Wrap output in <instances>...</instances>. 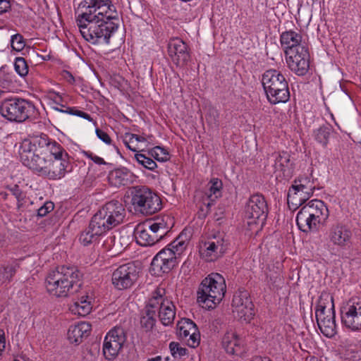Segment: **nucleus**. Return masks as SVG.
Here are the masks:
<instances>
[{
	"label": "nucleus",
	"instance_id": "nucleus-52",
	"mask_svg": "<svg viewBox=\"0 0 361 361\" xmlns=\"http://www.w3.org/2000/svg\"><path fill=\"white\" fill-rule=\"evenodd\" d=\"M105 22L108 23L111 20H118V13L115 9V7L112 4H109L107 10L104 13Z\"/></svg>",
	"mask_w": 361,
	"mask_h": 361
},
{
	"label": "nucleus",
	"instance_id": "nucleus-4",
	"mask_svg": "<svg viewBox=\"0 0 361 361\" xmlns=\"http://www.w3.org/2000/svg\"><path fill=\"white\" fill-rule=\"evenodd\" d=\"M226 289L224 278L218 273H212L201 282L197 290V301L202 307L212 309L221 301Z\"/></svg>",
	"mask_w": 361,
	"mask_h": 361
},
{
	"label": "nucleus",
	"instance_id": "nucleus-31",
	"mask_svg": "<svg viewBox=\"0 0 361 361\" xmlns=\"http://www.w3.org/2000/svg\"><path fill=\"white\" fill-rule=\"evenodd\" d=\"M310 215L317 217L324 221L329 216V209L324 202L319 200H312L301 208Z\"/></svg>",
	"mask_w": 361,
	"mask_h": 361
},
{
	"label": "nucleus",
	"instance_id": "nucleus-35",
	"mask_svg": "<svg viewBox=\"0 0 361 361\" xmlns=\"http://www.w3.org/2000/svg\"><path fill=\"white\" fill-rule=\"evenodd\" d=\"M88 299L89 297L87 295L81 296V298L75 301L71 306V311L74 314H78L82 317L88 314L92 310L91 303Z\"/></svg>",
	"mask_w": 361,
	"mask_h": 361
},
{
	"label": "nucleus",
	"instance_id": "nucleus-43",
	"mask_svg": "<svg viewBox=\"0 0 361 361\" xmlns=\"http://www.w3.org/2000/svg\"><path fill=\"white\" fill-rule=\"evenodd\" d=\"M210 240L215 243L216 249L217 252L221 253L222 255L225 253L228 247V240L225 239V235L219 234L217 236H214Z\"/></svg>",
	"mask_w": 361,
	"mask_h": 361
},
{
	"label": "nucleus",
	"instance_id": "nucleus-33",
	"mask_svg": "<svg viewBox=\"0 0 361 361\" xmlns=\"http://www.w3.org/2000/svg\"><path fill=\"white\" fill-rule=\"evenodd\" d=\"M33 137H45L47 142V147L45 149V154L49 156V158H51V157L53 156L54 159H65L68 160V153L63 149V147L54 142H50L48 136L46 134H40L39 135H35L32 136Z\"/></svg>",
	"mask_w": 361,
	"mask_h": 361
},
{
	"label": "nucleus",
	"instance_id": "nucleus-51",
	"mask_svg": "<svg viewBox=\"0 0 361 361\" xmlns=\"http://www.w3.org/2000/svg\"><path fill=\"white\" fill-rule=\"evenodd\" d=\"M10 192L16 198L18 202V207L22 204L21 202L24 200L25 195L18 185L8 188Z\"/></svg>",
	"mask_w": 361,
	"mask_h": 361
},
{
	"label": "nucleus",
	"instance_id": "nucleus-46",
	"mask_svg": "<svg viewBox=\"0 0 361 361\" xmlns=\"http://www.w3.org/2000/svg\"><path fill=\"white\" fill-rule=\"evenodd\" d=\"M293 185H297L299 186V188L313 192L315 188L313 182L308 177H300L294 180Z\"/></svg>",
	"mask_w": 361,
	"mask_h": 361
},
{
	"label": "nucleus",
	"instance_id": "nucleus-26",
	"mask_svg": "<svg viewBox=\"0 0 361 361\" xmlns=\"http://www.w3.org/2000/svg\"><path fill=\"white\" fill-rule=\"evenodd\" d=\"M324 221L310 215L302 209L298 212L296 216V223L300 231L308 233L312 231H317L318 226Z\"/></svg>",
	"mask_w": 361,
	"mask_h": 361
},
{
	"label": "nucleus",
	"instance_id": "nucleus-2",
	"mask_svg": "<svg viewBox=\"0 0 361 361\" xmlns=\"http://www.w3.org/2000/svg\"><path fill=\"white\" fill-rule=\"evenodd\" d=\"M81 286L80 274L73 267L61 266L51 270L46 279L47 291L56 297L77 293Z\"/></svg>",
	"mask_w": 361,
	"mask_h": 361
},
{
	"label": "nucleus",
	"instance_id": "nucleus-62",
	"mask_svg": "<svg viewBox=\"0 0 361 361\" xmlns=\"http://www.w3.org/2000/svg\"><path fill=\"white\" fill-rule=\"evenodd\" d=\"M64 77L67 80V81L69 82L70 83H73L75 82L74 77L68 71L65 72Z\"/></svg>",
	"mask_w": 361,
	"mask_h": 361
},
{
	"label": "nucleus",
	"instance_id": "nucleus-24",
	"mask_svg": "<svg viewBox=\"0 0 361 361\" xmlns=\"http://www.w3.org/2000/svg\"><path fill=\"white\" fill-rule=\"evenodd\" d=\"M68 166V160L63 159L53 160L51 158H49L42 176L51 180L60 179L65 175Z\"/></svg>",
	"mask_w": 361,
	"mask_h": 361
},
{
	"label": "nucleus",
	"instance_id": "nucleus-11",
	"mask_svg": "<svg viewBox=\"0 0 361 361\" xmlns=\"http://www.w3.org/2000/svg\"><path fill=\"white\" fill-rule=\"evenodd\" d=\"M268 214V207L263 195H252L245 206V216L250 221L249 224H260L263 225Z\"/></svg>",
	"mask_w": 361,
	"mask_h": 361
},
{
	"label": "nucleus",
	"instance_id": "nucleus-55",
	"mask_svg": "<svg viewBox=\"0 0 361 361\" xmlns=\"http://www.w3.org/2000/svg\"><path fill=\"white\" fill-rule=\"evenodd\" d=\"M11 8V0H0V14L7 12Z\"/></svg>",
	"mask_w": 361,
	"mask_h": 361
},
{
	"label": "nucleus",
	"instance_id": "nucleus-53",
	"mask_svg": "<svg viewBox=\"0 0 361 361\" xmlns=\"http://www.w3.org/2000/svg\"><path fill=\"white\" fill-rule=\"evenodd\" d=\"M54 208V203L51 202H47L37 210L38 216L43 217L48 213L51 212Z\"/></svg>",
	"mask_w": 361,
	"mask_h": 361
},
{
	"label": "nucleus",
	"instance_id": "nucleus-30",
	"mask_svg": "<svg viewBox=\"0 0 361 361\" xmlns=\"http://www.w3.org/2000/svg\"><path fill=\"white\" fill-rule=\"evenodd\" d=\"M90 330L91 325L87 322H80L71 326L68 331V339L71 343L78 345L82 341L83 338L89 336Z\"/></svg>",
	"mask_w": 361,
	"mask_h": 361
},
{
	"label": "nucleus",
	"instance_id": "nucleus-17",
	"mask_svg": "<svg viewBox=\"0 0 361 361\" xmlns=\"http://www.w3.org/2000/svg\"><path fill=\"white\" fill-rule=\"evenodd\" d=\"M308 53L305 47L286 51V61L290 70L298 75H304L309 68Z\"/></svg>",
	"mask_w": 361,
	"mask_h": 361
},
{
	"label": "nucleus",
	"instance_id": "nucleus-38",
	"mask_svg": "<svg viewBox=\"0 0 361 361\" xmlns=\"http://www.w3.org/2000/svg\"><path fill=\"white\" fill-rule=\"evenodd\" d=\"M331 130L332 129L330 125H324L319 127L314 132L315 140L323 146H326L328 143Z\"/></svg>",
	"mask_w": 361,
	"mask_h": 361
},
{
	"label": "nucleus",
	"instance_id": "nucleus-22",
	"mask_svg": "<svg viewBox=\"0 0 361 361\" xmlns=\"http://www.w3.org/2000/svg\"><path fill=\"white\" fill-rule=\"evenodd\" d=\"M188 240V236L185 231L169 245L159 251L154 257L177 259V255H180L185 250Z\"/></svg>",
	"mask_w": 361,
	"mask_h": 361
},
{
	"label": "nucleus",
	"instance_id": "nucleus-13",
	"mask_svg": "<svg viewBox=\"0 0 361 361\" xmlns=\"http://www.w3.org/2000/svg\"><path fill=\"white\" fill-rule=\"evenodd\" d=\"M232 307L236 317L245 322H250L255 315L254 305L246 290L239 289L234 293Z\"/></svg>",
	"mask_w": 361,
	"mask_h": 361
},
{
	"label": "nucleus",
	"instance_id": "nucleus-5",
	"mask_svg": "<svg viewBox=\"0 0 361 361\" xmlns=\"http://www.w3.org/2000/svg\"><path fill=\"white\" fill-rule=\"evenodd\" d=\"M262 83L270 103L276 104L289 100L290 92L288 82L280 72L270 69L262 75Z\"/></svg>",
	"mask_w": 361,
	"mask_h": 361
},
{
	"label": "nucleus",
	"instance_id": "nucleus-19",
	"mask_svg": "<svg viewBox=\"0 0 361 361\" xmlns=\"http://www.w3.org/2000/svg\"><path fill=\"white\" fill-rule=\"evenodd\" d=\"M164 290L158 288L153 293L151 298H156L158 300L159 317L164 326H168L173 322L176 316L175 306L173 303L163 298Z\"/></svg>",
	"mask_w": 361,
	"mask_h": 361
},
{
	"label": "nucleus",
	"instance_id": "nucleus-15",
	"mask_svg": "<svg viewBox=\"0 0 361 361\" xmlns=\"http://www.w3.org/2000/svg\"><path fill=\"white\" fill-rule=\"evenodd\" d=\"M138 278L137 267L133 263H127L118 267L112 274V283L118 290L130 288Z\"/></svg>",
	"mask_w": 361,
	"mask_h": 361
},
{
	"label": "nucleus",
	"instance_id": "nucleus-54",
	"mask_svg": "<svg viewBox=\"0 0 361 361\" xmlns=\"http://www.w3.org/2000/svg\"><path fill=\"white\" fill-rule=\"evenodd\" d=\"M96 135L101 140H102L106 144H110L111 142V139L109 137V135L102 130H100L99 128L96 129Z\"/></svg>",
	"mask_w": 361,
	"mask_h": 361
},
{
	"label": "nucleus",
	"instance_id": "nucleus-18",
	"mask_svg": "<svg viewBox=\"0 0 361 361\" xmlns=\"http://www.w3.org/2000/svg\"><path fill=\"white\" fill-rule=\"evenodd\" d=\"M51 117L53 121L61 128H66L68 126V121L66 119L67 115H74L82 117L90 121L92 119L91 116L75 107H69L66 104L62 103L59 106L51 107Z\"/></svg>",
	"mask_w": 361,
	"mask_h": 361
},
{
	"label": "nucleus",
	"instance_id": "nucleus-40",
	"mask_svg": "<svg viewBox=\"0 0 361 361\" xmlns=\"http://www.w3.org/2000/svg\"><path fill=\"white\" fill-rule=\"evenodd\" d=\"M16 265L0 267V285L9 283L16 272Z\"/></svg>",
	"mask_w": 361,
	"mask_h": 361
},
{
	"label": "nucleus",
	"instance_id": "nucleus-27",
	"mask_svg": "<svg viewBox=\"0 0 361 361\" xmlns=\"http://www.w3.org/2000/svg\"><path fill=\"white\" fill-rule=\"evenodd\" d=\"M130 235L126 233H118L108 236L104 241L103 245L108 250H112L115 253L121 252L130 244Z\"/></svg>",
	"mask_w": 361,
	"mask_h": 361
},
{
	"label": "nucleus",
	"instance_id": "nucleus-7",
	"mask_svg": "<svg viewBox=\"0 0 361 361\" xmlns=\"http://www.w3.org/2000/svg\"><path fill=\"white\" fill-rule=\"evenodd\" d=\"M169 221H171V219L167 216L152 223L138 224L134 232L137 243L142 246H151L159 242L170 228Z\"/></svg>",
	"mask_w": 361,
	"mask_h": 361
},
{
	"label": "nucleus",
	"instance_id": "nucleus-61",
	"mask_svg": "<svg viewBox=\"0 0 361 361\" xmlns=\"http://www.w3.org/2000/svg\"><path fill=\"white\" fill-rule=\"evenodd\" d=\"M317 29L319 32H322V36H325V35H326L325 30L326 29L329 30V27H328L327 24H318Z\"/></svg>",
	"mask_w": 361,
	"mask_h": 361
},
{
	"label": "nucleus",
	"instance_id": "nucleus-25",
	"mask_svg": "<svg viewBox=\"0 0 361 361\" xmlns=\"http://www.w3.org/2000/svg\"><path fill=\"white\" fill-rule=\"evenodd\" d=\"M245 342L235 332H227L222 338V346L227 353L240 355L243 353Z\"/></svg>",
	"mask_w": 361,
	"mask_h": 361
},
{
	"label": "nucleus",
	"instance_id": "nucleus-20",
	"mask_svg": "<svg viewBox=\"0 0 361 361\" xmlns=\"http://www.w3.org/2000/svg\"><path fill=\"white\" fill-rule=\"evenodd\" d=\"M168 52L173 62L178 66L187 64L190 59L188 45L180 38H173L169 41Z\"/></svg>",
	"mask_w": 361,
	"mask_h": 361
},
{
	"label": "nucleus",
	"instance_id": "nucleus-34",
	"mask_svg": "<svg viewBox=\"0 0 361 361\" xmlns=\"http://www.w3.org/2000/svg\"><path fill=\"white\" fill-rule=\"evenodd\" d=\"M301 40V35L292 30L284 32L281 36V43L286 53L290 49L296 50L298 47H304L300 44Z\"/></svg>",
	"mask_w": 361,
	"mask_h": 361
},
{
	"label": "nucleus",
	"instance_id": "nucleus-50",
	"mask_svg": "<svg viewBox=\"0 0 361 361\" xmlns=\"http://www.w3.org/2000/svg\"><path fill=\"white\" fill-rule=\"evenodd\" d=\"M11 44L13 49L17 51H21L25 47L23 38L20 34H16L12 36Z\"/></svg>",
	"mask_w": 361,
	"mask_h": 361
},
{
	"label": "nucleus",
	"instance_id": "nucleus-8",
	"mask_svg": "<svg viewBox=\"0 0 361 361\" xmlns=\"http://www.w3.org/2000/svg\"><path fill=\"white\" fill-rule=\"evenodd\" d=\"M131 203L135 211L145 215H151L161 209V198L146 186L130 188Z\"/></svg>",
	"mask_w": 361,
	"mask_h": 361
},
{
	"label": "nucleus",
	"instance_id": "nucleus-63",
	"mask_svg": "<svg viewBox=\"0 0 361 361\" xmlns=\"http://www.w3.org/2000/svg\"><path fill=\"white\" fill-rule=\"evenodd\" d=\"M124 142H125V144H126V147H127L129 149H130V150H132V151H133V152H136V151H137L135 148H133V147L130 145V142H129V138H126V137H125Z\"/></svg>",
	"mask_w": 361,
	"mask_h": 361
},
{
	"label": "nucleus",
	"instance_id": "nucleus-14",
	"mask_svg": "<svg viewBox=\"0 0 361 361\" xmlns=\"http://www.w3.org/2000/svg\"><path fill=\"white\" fill-rule=\"evenodd\" d=\"M78 24L79 31L85 40L96 43L98 39L104 37L106 43L109 42L111 35L117 30L115 24Z\"/></svg>",
	"mask_w": 361,
	"mask_h": 361
},
{
	"label": "nucleus",
	"instance_id": "nucleus-3",
	"mask_svg": "<svg viewBox=\"0 0 361 361\" xmlns=\"http://www.w3.org/2000/svg\"><path fill=\"white\" fill-rule=\"evenodd\" d=\"M47 145L45 137H31L23 140L19 150L23 164L41 176L49 159L45 154Z\"/></svg>",
	"mask_w": 361,
	"mask_h": 361
},
{
	"label": "nucleus",
	"instance_id": "nucleus-56",
	"mask_svg": "<svg viewBox=\"0 0 361 361\" xmlns=\"http://www.w3.org/2000/svg\"><path fill=\"white\" fill-rule=\"evenodd\" d=\"M50 98L53 101V102L56 104V106H59L61 104L63 103V99L61 94L53 92L50 94Z\"/></svg>",
	"mask_w": 361,
	"mask_h": 361
},
{
	"label": "nucleus",
	"instance_id": "nucleus-10",
	"mask_svg": "<svg viewBox=\"0 0 361 361\" xmlns=\"http://www.w3.org/2000/svg\"><path fill=\"white\" fill-rule=\"evenodd\" d=\"M110 3V0H83L76 10L78 20L106 23L104 13Z\"/></svg>",
	"mask_w": 361,
	"mask_h": 361
},
{
	"label": "nucleus",
	"instance_id": "nucleus-9",
	"mask_svg": "<svg viewBox=\"0 0 361 361\" xmlns=\"http://www.w3.org/2000/svg\"><path fill=\"white\" fill-rule=\"evenodd\" d=\"M35 106L21 98L6 99L1 102L0 114L10 121L23 122L35 112Z\"/></svg>",
	"mask_w": 361,
	"mask_h": 361
},
{
	"label": "nucleus",
	"instance_id": "nucleus-16",
	"mask_svg": "<svg viewBox=\"0 0 361 361\" xmlns=\"http://www.w3.org/2000/svg\"><path fill=\"white\" fill-rule=\"evenodd\" d=\"M126 338L124 329L116 326L106 336L103 344V353L107 360L114 359L123 347Z\"/></svg>",
	"mask_w": 361,
	"mask_h": 361
},
{
	"label": "nucleus",
	"instance_id": "nucleus-58",
	"mask_svg": "<svg viewBox=\"0 0 361 361\" xmlns=\"http://www.w3.org/2000/svg\"><path fill=\"white\" fill-rule=\"evenodd\" d=\"M207 200V202H204L203 203V206L201 207V211L204 212V215L207 214L209 212L210 208L213 205V202H214L212 201L210 199L208 198Z\"/></svg>",
	"mask_w": 361,
	"mask_h": 361
},
{
	"label": "nucleus",
	"instance_id": "nucleus-45",
	"mask_svg": "<svg viewBox=\"0 0 361 361\" xmlns=\"http://www.w3.org/2000/svg\"><path fill=\"white\" fill-rule=\"evenodd\" d=\"M14 68L16 71L21 76L24 77L28 73V66L23 57H17L15 60Z\"/></svg>",
	"mask_w": 361,
	"mask_h": 361
},
{
	"label": "nucleus",
	"instance_id": "nucleus-59",
	"mask_svg": "<svg viewBox=\"0 0 361 361\" xmlns=\"http://www.w3.org/2000/svg\"><path fill=\"white\" fill-rule=\"evenodd\" d=\"M6 347L5 334L4 330L0 329V352H2Z\"/></svg>",
	"mask_w": 361,
	"mask_h": 361
},
{
	"label": "nucleus",
	"instance_id": "nucleus-32",
	"mask_svg": "<svg viewBox=\"0 0 361 361\" xmlns=\"http://www.w3.org/2000/svg\"><path fill=\"white\" fill-rule=\"evenodd\" d=\"M177 264V259L154 257L152 261L150 271L154 275L169 272Z\"/></svg>",
	"mask_w": 361,
	"mask_h": 361
},
{
	"label": "nucleus",
	"instance_id": "nucleus-1",
	"mask_svg": "<svg viewBox=\"0 0 361 361\" xmlns=\"http://www.w3.org/2000/svg\"><path fill=\"white\" fill-rule=\"evenodd\" d=\"M125 216L126 209L120 202L106 203L92 217L88 228L81 233L80 241L84 246L96 242L103 233L121 224Z\"/></svg>",
	"mask_w": 361,
	"mask_h": 361
},
{
	"label": "nucleus",
	"instance_id": "nucleus-42",
	"mask_svg": "<svg viewBox=\"0 0 361 361\" xmlns=\"http://www.w3.org/2000/svg\"><path fill=\"white\" fill-rule=\"evenodd\" d=\"M135 158L140 165L150 171H154L157 167V164L153 159L143 154L136 153Z\"/></svg>",
	"mask_w": 361,
	"mask_h": 361
},
{
	"label": "nucleus",
	"instance_id": "nucleus-48",
	"mask_svg": "<svg viewBox=\"0 0 361 361\" xmlns=\"http://www.w3.org/2000/svg\"><path fill=\"white\" fill-rule=\"evenodd\" d=\"M183 340L187 343L188 346L191 348L197 347L200 341V334L198 331V328L196 329L195 331H191L188 336Z\"/></svg>",
	"mask_w": 361,
	"mask_h": 361
},
{
	"label": "nucleus",
	"instance_id": "nucleus-37",
	"mask_svg": "<svg viewBox=\"0 0 361 361\" xmlns=\"http://www.w3.org/2000/svg\"><path fill=\"white\" fill-rule=\"evenodd\" d=\"M204 250L202 254L206 258L207 261L212 262L221 257L222 255L217 252L216 249L215 243H212L210 240L204 243Z\"/></svg>",
	"mask_w": 361,
	"mask_h": 361
},
{
	"label": "nucleus",
	"instance_id": "nucleus-6",
	"mask_svg": "<svg viewBox=\"0 0 361 361\" xmlns=\"http://www.w3.org/2000/svg\"><path fill=\"white\" fill-rule=\"evenodd\" d=\"M316 319L321 332L327 337L336 333L335 310L333 296L323 292L319 296L315 310Z\"/></svg>",
	"mask_w": 361,
	"mask_h": 361
},
{
	"label": "nucleus",
	"instance_id": "nucleus-41",
	"mask_svg": "<svg viewBox=\"0 0 361 361\" xmlns=\"http://www.w3.org/2000/svg\"><path fill=\"white\" fill-rule=\"evenodd\" d=\"M149 154L156 160L165 162L170 159L169 152L159 146L154 147L149 151Z\"/></svg>",
	"mask_w": 361,
	"mask_h": 361
},
{
	"label": "nucleus",
	"instance_id": "nucleus-57",
	"mask_svg": "<svg viewBox=\"0 0 361 361\" xmlns=\"http://www.w3.org/2000/svg\"><path fill=\"white\" fill-rule=\"evenodd\" d=\"M126 138H129V142H133L135 140L137 142H145L146 141V138L143 136L138 135L133 133H126Z\"/></svg>",
	"mask_w": 361,
	"mask_h": 361
},
{
	"label": "nucleus",
	"instance_id": "nucleus-44",
	"mask_svg": "<svg viewBox=\"0 0 361 361\" xmlns=\"http://www.w3.org/2000/svg\"><path fill=\"white\" fill-rule=\"evenodd\" d=\"M290 161V155L287 152L279 154L275 159L274 165L276 171H283L284 168L288 166Z\"/></svg>",
	"mask_w": 361,
	"mask_h": 361
},
{
	"label": "nucleus",
	"instance_id": "nucleus-12",
	"mask_svg": "<svg viewBox=\"0 0 361 361\" xmlns=\"http://www.w3.org/2000/svg\"><path fill=\"white\" fill-rule=\"evenodd\" d=\"M343 325L353 331L361 329V298L348 300L341 308Z\"/></svg>",
	"mask_w": 361,
	"mask_h": 361
},
{
	"label": "nucleus",
	"instance_id": "nucleus-60",
	"mask_svg": "<svg viewBox=\"0 0 361 361\" xmlns=\"http://www.w3.org/2000/svg\"><path fill=\"white\" fill-rule=\"evenodd\" d=\"M86 154L96 164H105V161L102 158L95 156V155H93L92 153H90L89 154L87 153H86Z\"/></svg>",
	"mask_w": 361,
	"mask_h": 361
},
{
	"label": "nucleus",
	"instance_id": "nucleus-29",
	"mask_svg": "<svg viewBox=\"0 0 361 361\" xmlns=\"http://www.w3.org/2000/svg\"><path fill=\"white\" fill-rule=\"evenodd\" d=\"M312 195L313 192L306 191L304 189L299 188L297 185H292L288 192V204L289 206L291 204L293 206L298 207L304 204Z\"/></svg>",
	"mask_w": 361,
	"mask_h": 361
},
{
	"label": "nucleus",
	"instance_id": "nucleus-28",
	"mask_svg": "<svg viewBox=\"0 0 361 361\" xmlns=\"http://www.w3.org/2000/svg\"><path fill=\"white\" fill-rule=\"evenodd\" d=\"M108 178L112 185L120 187L130 184L133 181L134 176L128 169L123 167L111 171Z\"/></svg>",
	"mask_w": 361,
	"mask_h": 361
},
{
	"label": "nucleus",
	"instance_id": "nucleus-21",
	"mask_svg": "<svg viewBox=\"0 0 361 361\" xmlns=\"http://www.w3.org/2000/svg\"><path fill=\"white\" fill-rule=\"evenodd\" d=\"M351 231L345 225L336 223L328 231L327 240L332 245L344 248L350 243Z\"/></svg>",
	"mask_w": 361,
	"mask_h": 361
},
{
	"label": "nucleus",
	"instance_id": "nucleus-49",
	"mask_svg": "<svg viewBox=\"0 0 361 361\" xmlns=\"http://www.w3.org/2000/svg\"><path fill=\"white\" fill-rule=\"evenodd\" d=\"M169 349L174 357H181L187 354L188 350L181 347L178 343L171 342L169 344Z\"/></svg>",
	"mask_w": 361,
	"mask_h": 361
},
{
	"label": "nucleus",
	"instance_id": "nucleus-47",
	"mask_svg": "<svg viewBox=\"0 0 361 361\" xmlns=\"http://www.w3.org/2000/svg\"><path fill=\"white\" fill-rule=\"evenodd\" d=\"M183 340L187 343L188 346L191 348L197 347L200 341V334L198 331V328L196 329L195 331H191L188 336Z\"/></svg>",
	"mask_w": 361,
	"mask_h": 361
},
{
	"label": "nucleus",
	"instance_id": "nucleus-64",
	"mask_svg": "<svg viewBox=\"0 0 361 361\" xmlns=\"http://www.w3.org/2000/svg\"><path fill=\"white\" fill-rule=\"evenodd\" d=\"M252 361H270V360L268 357H256Z\"/></svg>",
	"mask_w": 361,
	"mask_h": 361
},
{
	"label": "nucleus",
	"instance_id": "nucleus-39",
	"mask_svg": "<svg viewBox=\"0 0 361 361\" xmlns=\"http://www.w3.org/2000/svg\"><path fill=\"white\" fill-rule=\"evenodd\" d=\"M209 192L207 193V198L212 201H215L216 198L221 196L222 182L218 178H212L209 183Z\"/></svg>",
	"mask_w": 361,
	"mask_h": 361
},
{
	"label": "nucleus",
	"instance_id": "nucleus-36",
	"mask_svg": "<svg viewBox=\"0 0 361 361\" xmlns=\"http://www.w3.org/2000/svg\"><path fill=\"white\" fill-rule=\"evenodd\" d=\"M180 338L185 339L192 331H196L197 325L190 319L183 318L177 324Z\"/></svg>",
	"mask_w": 361,
	"mask_h": 361
},
{
	"label": "nucleus",
	"instance_id": "nucleus-23",
	"mask_svg": "<svg viewBox=\"0 0 361 361\" xmlns=\"http://www.w3.org/2000/svg\"><path fill=\"white\" fill-rule=\"evenodd\" d=\"M158 300L150 298L145 309L141 312L140 324L145 332L151 331L156 324V312L158 309Z\"/></svg>",
	"mask_w": 361,
	"mask_h": 361
}]
</instances>
